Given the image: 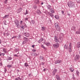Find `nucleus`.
<instances>
[{"mask_svg":"<svg viewBox=\"0 0 80 80\" xmlns=\"http://www.w3.org/2000/svg\"><path fill=\"white\" fill-rule=\"evenodd\" d=\"M43 2H42L41 3V5H43Z\"/></svg>","mask_w":80,"mask_h":80,"instance_id":"obj_57","label":"nucleus"},{"mask_svg":"<svg viewBox=\"0 0 80 80\" xmlns=\"http://www.w3.org/2000/svg\"><path fill=\"white\" fill-rule=\"evenodd\" d=\"M68 16H70V14H69L68 13Z\"/></svg>","mask_w":80,"mask_h":80,"instance_id":"obj_49","label":"nucleus"},{"mask_svg":"<svg viewBox=\"0 0 80 80\" xmlns=\"http://www.w3.org/2000/svg\"><path fill=\"white\" fill-rule=\"evenodd\" d=\"M24 20H25V21H26L27 20H28V18H25Z\"/></svg>","mask_w":80,"mask_h":80,"instance_id":"obj_34","label":"nucleus"},{"mask_svg":"<svg viewBox=\"0 0 80 80\" xmlns=\"http://www.w3.org/2000/svg\"><path fill=\"white\" fill-rule=\"evenodd\" d=\"M32 51L34 52H36V50L35 49H34L32 50Z\"/></svg>","mask_w":80,"mask_h":80,"instance_id":"obj_37","label":"nucleus"},{"mask_svg":"<svg viewBox=\"0 0 80 80\" xmlns=\"http://www.w3.org/2000/svg\"><path fill=\"white\" fill-rule=\"evenodd\" d=\"M32 23H35V22H34V21H32Z\"/></svg>","mask_w":80,"mask_h":80,"instance_id":"obj_53","label":"nucleus"},{"mask_svg":"<svg viewBox=\"0 0 80 80\" xmlns=\"http://www.w3.org/2000/svg\"><path fill=\"white\" fill-rule=\"evenodd\" d=\"M23 39L24 40L26 41H27V40L28 39V38L26 37H24Z\"/></svg>","mask_w":80,"mask_h":80,"instance_id":"obj_27","label":"nucleus"},{"mask_svg":"<svg viewBox=\"0 0 80 80\" xmlns=\"http://www.w3.org/2000/svg\"><path fill=\"white\" fill-rule=\"evenodd\" d=\"M21 27V28L22 29H24V28H25L24 27V26Z\"/></svg>","mask_w":80,"mask_h":80,"instance_id":"obj_42","label":"nucleus"},{"mask_svg":"<svg viewBox=\"0 0 80 80\" xmlns=\"http://www.w3.org/2000/svg\"><path fill=\"white\" fill-rule=\"evenodd\" d=\"M68 4L69 7H74V6H75V2L72 1H70L68 3Z\"/></svg>","mask_w":80,"mask_h":80,"instance_id":"obj_2","label":"nucleus"},{"mask_svg":"<svg viewBox=\"0 0 80 80\" xmlns=\"http://www.w3.org/2000/svg\"><path fill=\"white\" fill-rule=\"evenodd\" d=\"M62 14H63V13H64V11H62Z\"/></svg>","mask_w":80,"mask_h":80,"instance_id":"obj_44","label":"nucleus"},{"mask_svg":"<svg viewBox=\"0 0 80 80\" xmlns=\"http://www.w3.org/2000/svg\"><path fill=\"white\" fill-rule=\"evenodd\" d=\"M50 12H52V13H55V11H54V9H53V8H51L50 9Z\"/></svg>","mask_w":80,"mask_h":80,"instance_id":"obj_13","label":"nucleus"},{"mask_svg":"<svg viewBox=\"0 0 80 80\" xmlns=\"http://www.w3.org/2000/svg\"><path fill=\"white\" fill-rule=\"evenodd\" d=\"M77 47L78 48H80V42H78L77 43Z\"/></svg>","mask_w":80,"mask_h":80,"instance_id":"obj_16","label":"nucleus"},{"mask_svg":"<svg viewBox=\"0 0 80 80\" xmlns=\"http://www.w3.org/2000/svg\"><path fill=\"white\" fill-rule=\"evenodd\" d=\"M9 15H6L4 17H3V18H7L8 17Z\"/></svg>","mask_w":80,"mask_h":80,"instance_id":"obj_19","label":"nucleus"},{"mask_svg":"<svg viewBox=\"0 0 80 80\" xmlns=\"http://www.w3.org/2000/svg\"><path fill=\"white\" fill-rule=\"evenodd\" d=\"M2 52H4V53H7V49L6 48H4L3 49Z\"/></svg>","mask_w":80,"mask_h":80,"instance_id":"obj_15","label":"nucleus"},{"mask_svg":"<svg viewBox=\"0 0 80 80\" xmlns=\"http://www.w3.org/2000/svg\"><path fill=\"white\" fill-rule=\"evenodd\" d=\"M53 47L54 48H58L59 47V44L56 43L53 45Z\"/></svg>","mask_w":80,"mask_h":80,"instance_id":"obj_7","label":"nucleus"},{"mask_svg":"<svg viewBox=\"0 0 80 80\" xmlns=\"http://www.w3.org/2000/svg\"><path fill=\"white\" fill-rule=\"evenodd\" d=\"M79 58H80V56L78 54H77L74 58V60L75 61H77Z\"/></svg>","mask_w":80,"mask_h":80,"instance_id":"obj_5","label":"nucleus"},{"mask_svg":"<svg viewBox=\"0 0 80 80\" xmlns=\"http://www.w3.org/2000/svg\"><path fill=\"white\" fill-rule=\"evenodd\" d=\"M24 66L25 67H28V64L27 63H25L24 64Z\"/></svg>","mask_w":80,"mask_h":80,"instance_id":"obj_32","label":"nucleus"},{"mask_svg":"<svg viewBox=\"0 0 80 80\" xmlns=\"http://www.w3.org/2000/svg\"><path fill=\"white\" fill-rule=\"evenodd\" d=\"M20 80H21V78H20V77H18V78Z\"/></svg>","mask_w":80,"mask_h":80,"instance_id":"obj_56","label":"nucleus"},{"mask_svg":"<svg viewBox=\"0 0 80 80\" xmlns=\"http://www.w3.org/2000/svg\"><path fill=\"white\" fill-rule=\"evenodd\" d=\"M62 38H59L58 39V37L57 36H54V41L56 43H58V42H62Z\"/></svg>","mask_w":80,"mask_h":80,"instance_id":"obj_1","label":"nucleus"},{"mask_svg":"<svg viewBox=\"0 0 80 80\" xmlns=\"http://www.w3.org/2000/svg\"><path fill=\"white\" fill-rule=\"evenodd\" d=\"M6 35L7 36H8V35H10V34L9 33L7 32V33H6Z\"/></svg>","mask_w":80,"mask_h":80,"instance_id":"obj_35","label":"nucleus"},{"mask_svg":"<svg viewBox=\"0 0 80 80\" xmlns=\"http://www.w3.org/2000/svg\"><path fill=\"white\" fill-rule=\"evenodd\" d=\"M22 9L21 8H20L18 9V10H19V13H20V12L22 11Z\"/></svg>","mask_w":80,"mask_h":80,"instance_id":"obj_26","label":"nucleus"},{"mask_svg":"<svg viewBox=\"0 0 80 80\" xmlns=\"http://www.w3.org/2000/svg\"><path fill=\"white\" fill-rule=\"evenodd\" d=\"M2 55V53L0 54V56H1Z\"/></svg>","mask_w":80,"mask_h":80,"instance_id":"obj_58","label":"nucleus"},{"mask_svg":"<svg viewBox=\"0 0 80 80\" xmlns=\"http://www.w3.org/2000/svg\"><path fill=\"white\" fill-rule=\"evenodd\" d=\"M43 40V38H41L40 40L38 41V43H40Z\"/></svg>","mask_w":80,"mask_h":80,"instance_id":"obj_14","label":"nucleus"},{"mask_svg":"<svg viewBox=\"0 0 80 80\" xmlns=\"http://www.w3.org/2000/svg\"><path fill=\"white\" fill-rule=\"evenodd\" d=\"M23 35H24L25 36L27 37H29V33L28 32H24L23 33Z\"/></svg>","mask_w":80,"mask_h":80,"instance_id":"obj_10","label":"nucleus"},{"mask_svg":"<svg viewBox=\"0 0 80 80\" xmlns=\"http://www.w3.org/2000/svg\"><path fill=\"white\" fill-rule=\"evenodd\" d=\"M42 28V31H43L44 30H45V27H42L41 28Z\"/></svg>","mask_w":80,"mask_h":80,"instance_id":"obj_22","label":"nucleus"},{"mask_svg":"<svg viewBox=\"0 0 80 80\" xmlns=\"http://www.w3.org/2000/svg\"><path fill=\"white\" fill-rule=\"evenodd\" d=\"M5 70V72H7V69L6 68H4Z\"/></svg>","mask_w":80,"mask_h":80,"instance_id":"obj_43","label":"nucleus"},{"mask_svg":"<svg viewBox=\"0 0 80 80\" xmlns=\"http://www.w3.org/2000/svg\"><path fill=\"white\" fill-rule=\"evenodd\" d=\"M17 38V36H13L12 38Z\"/></svg>","mask_w":80,"mask_h":80,"instance_id":"obj_40","label":"nucleus"},{"mask_svg":"<svg viewBox=\"0 0 80 80\" xmlns=\"http://www.w3.org/2000/svg\"><path fill=\"white\" fill-rule=\"evenodd\" d=\"M45 45L47 46H49V45H50V42H47L46 43H45Z\"/></svg>","mask_w":80,"mask_h":80,"instance_id":"obj_20","label":"nucleus"},{"mask_svg":"<svg viewBox=\"0 0 80 80\" xmlns=\"http://www.w3.org/2000/svg\"><path fill=\"white\" fill-rule=\"evenodd\" d=\"M47 7L48 8V9H50V8H51V6L49 5H48Z\"/></svg>","mask_w":80,"mask_h":80,"instance_id":"obj_23","label":"nucleus"},{"mask_svg":"<svg viewBox=\"0 0 80 80\" xmlns=\"http://www.w3.org/2000/svg\"><path fill=\"white\" fill-rule=\"evenodd\" d=\"M14 22L15 24L17 25V27L19 28V27H18V26H19V21L17 20H16Z\"/></svg>","mask_w":80,"mask_h":80,"instance_id":"obj_4","label":"nucleus"},{"mask_svg":"<svg viewBox=\"0 0 80 80\" xmlns=\"http://www.w3.org/2000/svg\"><path fill=\"white\" fill-rule=\"evenodd\" d=\"M20 24H22V23H23V21H21L20 22Z\"/></svg>","mask_w":80,"mask_h":80,"instance_id":"obj_46","label":"nucleus"},{"mask_svg":"<svg viewBox=\"0 0 80 80\" xmlns=\"http://www.w3.org/2000/svg\"><path fill=\"white\" fill-rule=\"evenodd\" d=\"M8 2V0H5L4 2V3H5V4H7V3Z\"/></svg>","mask_w":80,"mask_h":80,"instance_id":"obj_33","label":"nucleus"},{"mask_svg":"<svg viewBox=\"0 0 80 80\" xmlns=\"http://www.w3.org/2000/svg\"><path fill=\"white\" fill-rule=\"evenodd\" d=\"M28 11L27 10H27H26V13L24 14L25 15H27V14H28Z\"/></svg>","mask_w":80,"mask_h":80,"instance_id":"obj_30","label":"nucleus"},{"mask_svg":"<svg viewBox=\"0 0 80 80\" xmlns=\"http://www.w3.org/2000/svg\"><path fill=\"white\" fill-rule=\"evenodd\" d=\"M0 43H2V42H1V40L0 39Z\"/></svg>","mask_w":80,"mask_h":80,"instance_id":"obj_55","label":"nucleus"},{"mask_svg":"<svg viewBox=\"0 0 80 80\" xmlns=\"http://www.w3.org/2000/svg\"><path fill=\"white\" fill-rule=\"evenodd\" d=\"M56 78L57 80H61V78H60V77L59 75H56Z\"/></svg>","mask_w":80,"mask_h":80,"instance_id":"obj_9","label":"nucleus"},{"mask_svg":"<svg viewBox=\"0 0 80 80\" xmlns=\"http://www.w3.org/2000/svg\"><path fill=\"white\" fill-rule=\"evenodd\" d=\"M37 6H35L34 7V9H37Z\"/></svg>","mask_w":80,"mask_h":80,"instance_id":"obj_38","label":"nucleus"},{"mask_svg":"<svg viewBox=\"0 0 80 80\" xmlns=\"http://www.w3.org/2000/svg\"><path fill=\"white\" fill-rule=\"evenodd\" d=\"M61 62H62V61L61 60H57L55 62V64H57V63H61Z\"/></svg>","mask_w":80,"mask_h":80,"instance_id":"obj_11","label":"nucleus"},{"mask_svg":"<svg viewBox=\"0 0 80 80\" xmlns=\"http://www.w3.org/2000/svg\"><path fill=\"white\" fill-rule=\"evenodd\" d=\"M15 80H19L18 78H16Z\"/></svg>","mask_w":80,"mask_h":80,"instance_id":"obj_51","label":"nucleus"},{"mask_svg":"<svg viewBox=\"0 0 80 80\" xmlns=\"http://www.w3.org/2000/svg\"><path fill=\"white\" fill-rule=\"evenodd\" d=\"M57 69H55L53 70L52 72L53 76H55V73H57Z\"/></svg>","mask_w":80,"mask_h":80,"instance_id":"obj_8","label":"nucleus"},{"mask_svg":"<svg viewBox=\"0 0 80 80\" xmlns=\"http://www.w3.org/2000/svg\"><path fill=\"white\" fill-rule=\"evenodd\" d=\"M70 70L71 72H73V70H74V69H73V68H70Z\"/></svg>","mask_w":80,"mask_h":80,"instance_id":"obj_17","label":"nucleus"},{"mask_svg":"<svg viewBox=\"0 0 80 80\" xmlns=\"http://www.w3.org/2000/svg\"><path fill=\"white\" fill-rule=\"evenodd\" d=\"M41 47L42 48H44V49H46L45 47V46H43V45H41Z\"/></svg>","mask_w":80,"mask_h":80,"instance_id":"obj_28","label":"nucleus"},{"mask_svg":"<svg viewBox=\"0 0 80 80\" xmlns=\"http://www.w3.org/2000/svg\"><path fill=\"white\" fill-rule=\"evenodd\" d=\"M21 35H19V37H21Z\"/></svg>","mask_w":80,"mask_h":80,"instance_id":"obj_52","label":"nucleus"},{"mask_svg":"<svg viewBox=\"0 0 80 80\" xmlns=\"http://www.w3.org/2000/svg\"><path fill=\"white\" fill-rule=\"evenodd\" d=\"M27 41H24L23 42H22V44H25V43H27Z\"/></svg>","mask_w":80,"mask_h":80,"instance_id":"obj_25","label":"nucleus"},{"mask_svg":"<svg viewBox=\"0 0 80 80\" xmlns=\"http://www.w3.org/2000/svg\"><path fill=\"white\" fill-rule=\"evenodd\" d=\"M34 47H35L34 45H32V48H34Z\"/></svg>","mask_w":80,"mask_h":80,"instance_id":"obj_48","label":"nucleus"},{"mask_svg":"<svg viewBox=\"0 0 80 80\" xmlns=\"http://www.w3.org/2000/svg\"><path fill=\"white\" fill-rule=\"evenodd\" d=\"M72 43H70L69 47V52H71L72 50Z\"/></svg>","mask_w":80,"mask_h":80,"instance_id":"obj_6","label":"nucleus"},{"mask_svg":"<svg viewBox=\"0 0 80 80\" xmlns=\"http://www.w3.org/2000/svg\"><path fill=\"white\" fill-rule=\"evenodd\" d=\"M55 26L56 29H57L58 31H60V30H61V29H60V28L59 26V25L58 24V23H55Z\"/></svg>","mask_w":80,"mask_h":80,"instance_id":"obj_3","label":"nucleus"},{"mask_svg":"<svg viewBox=\"0 0 80 80\" xmlns=\"http://www.w3.org/2000/svg\"><path fill=\"white\" fill-rule=\"evenodd\" d=\"M12 59V58L11 57H10L7 59V60H11Z\"/></svg>","mask_w":80,"mask_h":80,"instance_id":"obj_29","label":"nucleus"},{"mask_svg":"<svg viewBox=\"0 0 80 80\" xmlns=\"http://www.w3.org/2000/svg\"><path fill=\"white\" fill-rule=\"evenodd\" d=\"M64 48H66V49H67V45H64Z\"/></svg>","mask_w":80,"mask_h":80,"instance_id":"obj_39","label":"nucleus"},{"mask_svg":"<svg viewBox=\"0 0 80 80\" xmlns=\"http://www.w3.org/2000/svg\"><path fill=\"white\" fill-rule=\"evenodd\" d=\"M35 3L36 5H38L40 3V2L38 0H36L35 1Z\"/></svg>","mask_w":80,"mask_h":80,"instance_id":"obj_12","label":"nucleus"},{"mask_svg":"<svg viewBox=\"0 0 80 80\" xmlns=\"http://www.w3.org/2000/svg\"><path fill=\"white\" fill-rule=\"evenodd\" d=\"M73 79H75V78H73Z\"/></svg>","mask_w":80,"mask_h":80,"instance_id":"obj_60","label":"nucleus"},{"mask_svg":"<svg viewBox=\"0 0 80 80\" xmlns=\"http://www.w3.org/2000/svg\"><path fill=\"white\" fill-rule=\"evenodd\" d=\"M14 57H18V56L17 55V54H14Z\"/></svg>","mask_w":80,"mask_h":80,"instance_id":"obj_41","label":"nucleus"},{"mask_svg":"<svg viewBox=\"0 0 80 80\" xmlns=\"http://www.w3.org/2000/svg\"><path fill=\"white\" fill-rule=\"evenodd\" d=\"M38 11L39 12H40V11L39 10H38Z\"/></svg>","mask_w":80,"mask_h":80,"instance_id":"obj_54","label":"nucleus"},{"mask_svg":"<svg viewBox=\"0 0 80 80\" xmlns=\"http://www.w3.org/2000/svg\"><path fill=\"white\" fill-rule=\"evenodd\" d=\"M2 54V55L3 56H4V55H5V53H1V55Z\"/></svg>","mask_w":80,"mask_h":80,"instance_id":"obj_45","label":"nucleus"},{"mask_svg":"<svg viewBox=\"0 0 80 80\" xmlns=\"http://www.w3.org/2000/svg\"><path fill=\"white\" fill-rule=\"evenodd\" d=\"M40 59H43V56H41L40 57Z\"/></svg>","mask_w":80,"mask_h":80,"instance_id":"obj_36","label":"nucleus"},{"mask_svg":"<svg viewBox=\"0 0 80 80\" xmlns=\"http://www.w3.org/2000/svg\"><path fill=\"white\" fill-rule=\"evenodd\" d=\"M7 67L8 68H10V67H12V65H7Z\"/></svg>","mask_w":80,"mask_h":80,"instance_id":"obj_24","label":"nucleus"},{"mask_svg":"<svg viewBox=\"0 0 80 80\" xmlns=\"http://www.w3.org/2000/svg\"><path fill=\"white\" fill-rule=\"evenodd\" d=\"M43 71H44V72H45V71H46V68H44Z\"/></svg>","mask_w":80,"mask_h":80,"instance_id":"obj_47","label":"nucleus"},{"mask_svg":"<svg viewBox=\"0 0 80 80\" xmlns=\"http://www.w3.org/2000/svg\"><path fill=\"white\" fill-rule=\"evenodd\" d=\"M55 18H56V19H58L59 18V16H58V15H55Z\"/></svg>","mask_w":80,"mask_h":80,"instance_id":"obj_21","label":"nucleus"},{"mask_svg":"<svg viewBox=\"0 0 80 80\" xmlns=\"http://www.w3.org/2000/svg\"><path fill=\"white\" fill-rule=\"evenodd\" d=\"M78 73H79V72H78V71H76V74L77 76H79V75L78 74Z\"/></svg>","mask_w":80,"mask_h":80,"instance_id":"obj_31","label":"nucleus"},{"mask_svg":"<svg viewBox=\"0 0 80 80\" xmlns=\"http://www.w3.org/2000/svg\"><path fill=\"white\" fill-rule=\"evenodd\" d=\"M48 13L49 15H50V16H51V17H53V14H52V13H50L49 12H48Z\"/></svg>","mask_w":80,"mask_h":80,"instance_id":"obj_18","label":"nucleus"},{"mask_svg":"<svg viewBox=\"0 0 80 80\" xmlns=\"http://www.w3.org/2000/svg\"><path fill=\"white\" fill-rule=\"evenodd\" d=\"M0 64L1 66H2V65H3V64H2V63H0Z\"/></svg>","mask_w":80,"mask_h":80,"instance_id":"obj_50","label":"nucleus"},{"mask_svg":"<svg viewBox=\"0 0 80 80\" xmlns=\"http://www.w3.org/2000/svg\"><path fill=\"white\" fill-rule=\"evenodd\" d=\"M18 53H19L18 52V53H17V55H18Z\"/></svg>","mask_w":80,"mask_h":80,"instance_id":"obj_59","label":"nucleus"}]
</instances>
